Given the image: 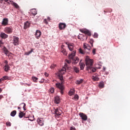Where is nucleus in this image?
Wrapping results in <instances>:
<instances>
[{
  "label": "nucleus",
  "instance_id": "1",
  "mask_svg": "<svg viewBox=\"0 0 130 130\" xmlns=\"http://www.w3.org/2000/svg\"><path fill=\"white\" fill-rule=\"evenodd\" d=\"M64 67H63L58 73V78L61 81V83H56V87L60 90V92L61 95L63 94V90H64V86H63L64 81H63L62 75H64V74L66 72L67 69L66 68H68V64L65 63Z\"/></svg>",
  "mask_w": 130,
  "mask_h": 130
},
{
  "label": "nucleus",
  "instance_id": "2",
  "mask_svg": "<svg viewBox=\"0 0 130 130\" xmlns=\"http://www.w3.org/2000/svg\"><path fill=\"white\" fill-rule=\"evenodd\" d=\"M86 70L89 72V73H95L96 70L95 68H93V60L90 59L88 56L85 58Z\"/></svg>",
  "mask_w": 130,
  "mask_h": 130
},
{
  "label": "nucleus",
  "instance_id": "3",
  "mask_svg": "<svg viewBox=\"0 0 130 130\" xmlns=\"http://www.w3.org/2000/svg\"><path fill=\"white\" fill-rule=\"evenodd\" d=\"M83 48L84 50L82 49H79V51L81 54H89L91 52V46L88 44H83Z\"/></svg>",
  "mask_w": 130,
  "mask_h": 130
},
{
  "label": "nucleus",
  "instance_id": "4",
  "mask_svg": "<svg viewBox=\"0 0 130 130\" xmlns=\"http://www.w3.org/2000/svg\"><path fill=\"white\" fill-rule=\"evenodd\" d=\"M76 55V50H74L71 54L69 55V59H72L73 60V64H76V63H78L79 62V58L75 57Z\"/></svg>",
  "mask_w": 130,
  "mask_h": 130
},
{
  "label": "nucleus",
  "instance_id": "5",
  "mask_svg": "<svg viewBox=\"0 0 130 130\" xmlns=\"http://www.w3.org/2000/svg\"><path fill=\"white\" fill-rule=\"evenodd\" d=\"M19 39L18 37L16 36H14L13 39V44H14L15 46H18V45L20 44V42L19 41Z\"/></svg>",
  "mask_w": 130,
  "mask_h": 130
},
{
  "label": "nucleus",
  "instance_id": "6",
  "mask_svg": "<svg viewBox=\"0 0 130 130\" xmlns=\"http://www.w3.org/2000/svg\"><path fill=\"white\" fill-rule=\"evenodd\" d=\"M4 31L5 33H7V34H12V33H13V27H5L4 29Z\"/></svg>",
  "mask_w": 130,
  "mask_h": 130
},
{
  "label": "nucleus",
  "instance_id": "7",
  "mask_svg": "<svg viewBox=\"0 0 130 130\" xmlns=\"http://www.w3.org/2000/svg\"><path fill=\"white\" fill-rule=\"evenodd\" d=\"M67 27V24L64 23L60 22L59 23V30H64Z\"/></svg>",
  "mask_w": 130,
  "mask_h": 130
},
{
  "label": "nucleus",
  "instance_id": "8",
  "mask_svg": "<svg viewBox=\"0 0 130 130\" xmlns=\"http://www.w3.org/2000/svg\"><path fill=\"white\" fill-rule=\"evenodd\" d=\"M2 26H8L9 25V19L8 18H4L2 22Z\"/></svg>",
  "mask_w": 130,
  "mask_h": 130
},
{
  "label": "nucleus",
  "instance_id": "9",
  "mask_svg": "<svg viewBox=\"0 0 130 130\" xmlns=\"http://www.w3.org/2000/svg\"><path fill=\"white\" fill-rule=\"evenodd\" d=\"M80 31L82 33H84V34H86L88 35V36H91V32L89 30L87 29H80Z\"/></svg>",
  "mask_w": 130,
  "mask_h": 130
},
{
  "label": "nucleus",
  "instance_id": "10",
  "mask_svg": "<svg viewBox=\"0 0 130 130\" xmlns=\"http://www.w3.org/2000/svg\"><path fill=\"white\" fill-rule=\"evenodd\" d=\"M79 115L81 119H82V120L85 121L87 120V119H88V117L87 116V115L83 113H80Z\"/></svg>",
  "mask_w": 130,
  "mask_h": 130
},
{
  "label": "nucleus",
  "instance_id": "11",
  "mask_svg": "<svg viewBox=\"0 0 130 130\" xmlns=\"http://www.w3.org/2000/svg\"><path fill=\"white\" fill-rule=\"evenodd\" d=\"M61 112H62V111H61V110H59L57 108L55 109V111H54L55 116H59V115H61Z\"/></svg>",
  "mask_w": 130,
  "mask_h": 130
},
{
  "label": "nucleus",
  "instance_id": "12",
  "mask_svg": "<svg viewBox=\"0 0 130 130\" xmlns=\"http://www.w3.org/2000/svg\"><path fill=\"white\" fill-rule=\"evenodd\" d=\"M35 36L37 39H39L40 38V36H41V31L39 30H37Z\"/></svg>",
  "mask_w": 130,
  "mask_h": 130
},
{
  "label": "nucleus",
  "instance_id": "13",
  "mask_svg": "<svg viewBox=\"0 0 130 130\" xmlns=\"http://www.w3.org/2000/svg\"><path fill=\"white\" fill-rule=\"evenodd\" d=\"M37 122L39 124V125L43 126L44 125V121H43V119L42 118H38L37 120Z\"/></svg>",
  "mask_w": 130,
  "mask_h": 130
},
{
  "label": "nucleus",
  "instance_id": "14",
  "mask_svg": "<svg viewBox=\"0 0 130 130\" xmlns=\"http://www.w3.org/2000/svg\"><path fill=\"white\" fill-rule=\"evenodd\" d=\"M29 14L30 16H35L36 15H37V11H36V9H32L29 12Z\"/></svg>",
  "mask_w": 130,
  "mask_h": 130
},
{
  "label": "nucleus",
  "instance_id": "15",
  "mask_svg": "<svg viewBox=\"0 0 130 130\" xmlns=\"http://www.w3.org/2000/svg\"><path fill=\"white\" fill-rule=\"evenodd\" d=\"M64 47V45H62L61 47V52L64 54V55H68V52H67V50L63 48Z\"/></svg>",
  "mask_w": 130,
  "mask_h": 130
},
{
  "label": "nucleus",
  "instance_id": "16",
  "mask_svg": "<svg viewBox=\"0 0 130 130\" xmlns=\"http://www.w3.org/2000/svg\"><path fill=\"white\" fill-rule=\"evenodd\" d=\"M0 36L3 39H7L9 37V35L6 34L5 32H1Z\"/></svg>",
  "mask_w": 130,
  "mask_h": 130
},
{
  "label": "nucleus",
  "instance_id": "17",
  "mask_svg": "<svg viewBox=\"0 0 130 130\" xmlns=\"http://www.w3.org/2000/svg\"><path fill=\"white\" fill-rule=\"evenodd\" d=\"M68 47L70 51H73V50H74V48L75 47V46L74 45V44L70 43Z\"/></svg>",
  "mask_w": 130,
  "mask_h": 130
},
{
  "label": "nucleus",
  "instance_id": "18",
  "mask_svg": "<svg viewBox=\"0 0 130 130\" xmlns=\"http://www.w3.org/2000/svg\"><path fill=\"white\" fill-rule=\"evenodd\" d=\"M30 27V23L29 21H26L24 23V29H26L27 28H29Z\"/></svg>",
  "mask_w": 130,
  "mask_h": 130
},
{
  "label": "nucleus",
  "instance_id": "19",
  "mask_svg": "<svg viewBox=\"0 0 130 130\" xmlns=\"http://www.w3.org/2000/svg\"><path fill=\"white\" fill-rule=\"evenodd\" d=\"M54 102L56 104H59L60 102V99L58 96L55 97Z\"/></svg>",
  "mask_w": 130,
  "mask_h": 130
},
{
  "label": "nucleus",
  "instance_id": "20",
  "mask_svg": "<svg viewBox=\"0 0 130 130\" xmlns=\"http://www.w3.org/2000/svg\"><path fill=\"white\" fill-rule=\"evenodd\" d=\"M10 3H12L11 5H13L14 8H15L16 9H19V5H18L17 3L14 2L13 1H10Z\"/></svg>",
  "mask_w": 130,
  "mask_h": 130
},
{
  "label": "nucleus",
  "instance_id": "21",
  "mask_svg": "<svg viewBox=\"0 0 130 130\" xmlns=\"http://www.w3.org/2000/svg\"><path fill=\"white\" fill-rule=\"evenodd\" d=\"M19 117L20 118H23V116H25V113H24L23 112H21V111H19Z\"/></svg>",
  "mask_w": 130,
  "mask_h": 130
},
{
  "label": "nucleus",
  "instance_id": "22",
  "mask_svg": "<svg viewBox=\"0 0 130 130\" xmlns=\"http://www.w3.org/2000/svg\"><path fill=\"white\" fill-rule=\"evenodd\" d=\"M83 82H84V79H81L77 80L76 84L77 85H80V84H82V83H83Z\"/></svg>",
  "mask_w": 130,
  "mask_h": 130
},
{
  "label": "nucleus",
  "instance_id": "23",
  "mask_svg": "<svg viewBox=\"0 0 130 130\" xmlns=\"http://www.w3.org/2000/svg\"><path fill=\"white\" fill-rule=\"evenodd\" d=\"M99 87L101 89H102V88H104V82L103 81H101L99 84Z\"/></svg>",
  "mask_w": 130,
  "mask_h": 130
},
{
  "label": "nucleus",
  "instance_id": "24",
  "mask_svg": "<svg viewBox=\"0 0 130 130\" xmlns=\"http://www.w3.org/2000/svg\"><path fill=\"white\" fill-rule=\"evenodd\" d=\"M10 67L9 65H5L4 66V71L5 72H7L8 71H10Z\"/></svg>",
  "mask_w": 130,
  "mask_h": 130
},
{
  "label": "nucleus",
  "instance_id": "25",
  "mask_svg": "<svg viewBox=\"0 0 130 130\" xmlns=\"http://www.w3.org/2000/svg\"><path fill=\"white\" fill-rule=\"evenodd\" d=\"M73 70L75 72V73H76L77 74H78V73H79L80 70H79V68L76 67H73Z\"/></svg>",
  "mask_w": 130,
  "mask_h": 130
},
{
  "label": "nucleus",
  "instance_id": "26",
  "mask_svg": "<svg viewBox=\"0 0 130 130\" xmlns=\"http://www.w3.org/2000/svg\"><path fill=\"white\" fill-rule=\"evenodd\" d=\"M92 79L93 81H99V77L97 76H92Z\"/></svg>",
  "mask_w": 130,
  "mask_h": 130
},
{
  "label": "nucleus",
  "instance_id": "27",
  "mask_svg": "<svg viewBox=\"0 0 130 130\" xmlns=\"http://www.w3.org/2000/svg\"><path fill=\"white\" fill-rule=\"evenodd\" d=\"M16 114H17V111L14 110L12 112H11L10 115L11 116H12L13 117H14V116H15V115H16Z\"/></svg>",
  "mask_w": 130,
  "mask_h": 130
},
{
  "label": "nucleus",
  "instance_id": "28",
  "mask_svg": "<svg viewBox=\"0 0 130 130\" xmlns=\"http://www.w3.org/2000/svg\"><path fill=\"white\" fill-rule=\"evenodd\" d=\"M32 80L33 82H35V83H37V81H38V78L37 77L32 76Z\"/></svg>",
  "mask_w": 130,
  "mask_h": 130
},
{
  "label": "nucleus",
  "instance_id": "29",
  "mask_svg": "<svg viewBox=\"0 0 130 130\" xmlns=\"http://www.w3.org/2000/svg\"><path fill=\"white\" fill-rule=\"evenodd\" d=\"M33 52V49H31L30 51L25 52V55H29V54H31Z\"/></svg>",
  "mask_w": 130,
  "mask_h": 130
},
{
  "label": "nucleus",
  "instance_id": "30",
  "mask_svg": "<svg viewBox=\"0 0 130 130\" xmlns=\"http://www.w3.org/2000/svg\"><path fill=\"white\" fill-rule=\"evenodd\" d=\"M94 41L93 39H90L89 40V43L91 44L92 47H93V44L94 43Z\"/></svg>",
  "mask_w": 130,
  "mask_h": 130
},
{
  "label": "nucleus",
  "instance_id": "31",
  "mask_svg": "<svg viewBox=\"0 0 130 130\" xmlns=\"http://www.w3.org/2000/svg\"><path fill=\"white\" fill-rule=\"evenodd\" d=\"M74 91L73 90H70L69 92V96H72V95H74Z\"/></svg>",
  "mask_w": 130,
  "mask_h": 130
},
{
  "label": "nucleus",
  "instance_id": "32",
  "mask_svg": "<svg viewBox=\"0 0 130 130\" xmlns=\"http://www.w3.org/2000/svg\"><path fill=\"white\" fill-rule=\"evenodd\" d=\"M80 70H84V68H85V64L84 63H80Z\"/></svg>",
  "mask_w": 130,
  "mask_h": 130
},
{
  "label": "nucleus",
  "instance_id": "33",
  "mask_svg": "<svg viewBox=\"0 0 130 130\" xmlns=\"http://www.w3.org/2000/svg\"><path fill=\"white\" fill-rule=\"evenodd\" d=\"M23 105V110L26 111V104H25L24 103H22L20 104V105Z\"/></svg>",
  "mask_w": 130,
  "mask_h": 130
},
{
  "label": "nucleus",
  "instance_id": "34",
  "mask_svg": "<svg viewBox=\"0 0 130 130\" xmlns=\"http://www.w3.org/2000/svg\"><path fill=\"white\" fill-rule=\"evenodd\" d=\"M50 93H51V94H53V93H54V88L51 87L49 89Z\"/></svg>",
  "mask_w": 130,
  "mask_h": 130
},
{
  "label": "nucleus",
  "instance_id": "35",
  "mask_svg": "<svg viewBox=\"0 0 130 130\" xmlns=\"http://www.w3.org/2000/svg\"><path fill=\"white\" fill-rule=\"evenodd\" d=\"M4 52L6 55H9V51L7 49H4Z\"/></svg>",
  "mask_w": 130,
  "mask_h": 130
},
{
  "label": "nucleus",
  "instance_id": "36",
  "mask_svg": "<svg viewBox=\"0 0 130 130\" xmlns=\"http://www.w3.org/2000/svg\"><path fill=\"white\" fill-rule=\"evenodd\" d=\"M74 99H75V100L78 101L79 100V95L78 94H76L74 97Z\"/></svg>",
  "mask_w": 130,
  "mask_h": 130
},
{
  "label": "nucleus",
  "instance_id": "37",
  "mask_svg": "<svg viewBox=\"0 0 130 130\" xmlns=\"http://www.w3.org/2000/svg\"><path fill=\"white\" fill-rule=\"evenodd\" d=\"M56 67V64H52L51 65L50 68L51 69H54Z\"/></svg>",
  "mask_w": 130,
  "mask_h": 130
},
{
  "label": "nucleus",
  "instance_id": "38",
  "mask_svg": "<svg viewBox=\"0 0 130 130\" xmlns=\"http://www.w3.org/2000/svg\"><path fill=\"white\" fill-rule=\"evenodd\" d=\"M11 122H6V125H7V126H11Z\"/></svg>",
  "mask_w": 130,
  "mask_h": 130
},
{
  "label": "nucleus",
  "instance_id": "39",
  "mask_svg": "<svg viewBox=\"0 0 130 130\" xmlns=\"http://www.w3.org/2000/svg\"><path fill=\"white\" fill-rule=\"evenodd\" d=\"M93 36L94 38H98V34L97 33H95Z\"/></svg>",
  "mask_w": 130,
  "mask_h": 130
},
{
  "label": "nucleus",
  "instance_id": "40",
  "mask_svg": "<svg viewBox=\"0 0 130 130\" xmlns=\"http://www.w3.org/2000/svg\"><path fill=\"white\" fill-rule=\"evenodd\" d=\"M44 23L46 24V25H47V24H48V22H47L46 19H44Z\"/></svg>",
  "mask_w": 130,
  "mask_h": 130
},
{
  "label": "nucleus",
  "instance_id": "41",
  "mask_svg": "<svg viewBox=\"0 0 130 130\" xmlns=\"http://www.w3.org/2000/svg\"><path fill=\"white\" fill-rule=\"evenodd\" d=\"M92 53L93 54H96V49H93L92 50Z\"/></svg>",
  "mask_w": 130,
  "mask_h": 130
},
{
  "label": "nucleus",
  "instance_id": "42",
  "mask_svg": "<svg viewBox=\"0 0 130 130\" xmlns=\"http://www.w3.org/2000/svg\"><path fill=\"white\" fill-rule=\"evenodd\" d=\"M66 62H67V63H69V64L71 63V60H70L66 59Z\"/></svg>",
  "mask_w": 130,
  "mask_h": 130
},
{
  "label": "nucleus",
  "instance_id": "43",
  "mask_svg": "<svg viewBox=\"0 0 130 130\" xmlns=\"http://www.w3.org/2000/svg\"><path fill=\"white\" fill-rule=\"evenodd\" d=\"M8 79V76H5L3 77V79L4 80H7Z\"/></svg>",
  "mask_w": 130,
  "mask_h": 130
},
{
  "label": "nucleus",
  "instance_id": "44",
  "mask_svg": "<svg viewBox=\"0 0 130 130\" xmlns=\"http://www.w3.org/2000/svg\"><path fill=\"white\" fill-rule=\"evenodd\" d=\"M8 60H5V63L6 64L5 66H9V64H8Z\"/></svg>",
  "mask_w": 130,
  "mask_h": 130
},
{
  "label": "nucleus",
  "instance_id": "45",
  "mask_svg": "<svg viewBox=\"0 0 130 130\" xmlns=\"http://www.w3.org/2000/svg\"><path fill=\"white\" fill-rule=\"evenodd\" d=\"M44 75H45V77H48V74H47V73L45 72Z\"/></svg>",
  "mask_w": 130,
  "mask_h": 130
},
{
  "label": "nucleus",
  "instance_id": "46",
  "mask_svg": "<svg viewBox=\"0 0 130 130\" xmlns=\"http://www.w3.org/2000/svg\"><path fill=\"white\" fill-rule=\"evenodd\" d=\"M44 79H42V80H41V81H40V83L41 84H42V83H44Z\"/></svg>",
  "mask_w": 130,
  "mask_h": 130
},
{
  "label": "nucleus",
  "instance_id": "47",
  "mask_svg": "<svg viewBox=\"0 0 130 130\" xmlns=\"http://www.w3.org/2000/svg\"><path fill=\"white\" fill-rule=\"evenodd\" d=\"M4 80V78H1L0 79V83H2V82H3Z\"/></svg>",
  "mask_w": 130,
  "mask_h": 130
},
{
  "label": "nucleus",
  "instance_id": "48",
  "mask_svg": "<svg viewBox=\"0 0 130 130\" xmlns=\"http://www.w3.org/2000/svg\"><path fill=\"white\" fill-rule=\"evenodd\" d=\"M66 44H67V45H68V47L69 45H70L71 44V43H69V42H66Z\"/></svg>",
  "mask_w": 130,
  "mask_h": 130
},
{
  "label": "nucleus",
  "instance_id": "49",
  "mask_svg": "<svg viewBox=\"0 0 130 130\" xmlns=\"http://www.w3.org/2000/svg\"><path fill=\"white\" fill-rule=\"evenodd\" d=\"M4 2H5V3H8V4H10L9 2H9V0H4Z\"/></svg>",
  "mask_w": 130,
  "mask_h": 130
},
{
  "label": "nucleus",
  "instance_id": "50",
  "mask_svg": "<svg viewBox=\"0 0 130 130\" xmlns=\"http://www.w3.org/2000/svg\"><path fill=\"white\" fill-rule=\"evenodd\" d=\"M47 20H48L49 21H50V17H47Z\"/></svg>",
  "mask_w": 130,
  "mask_h": 130
},
{
  "label": "nucleus",
  "instance_id": "51",
  "mask_svg": "<svg viewBox=\"0 0 130 130\" xmlns=\"http://www.w3.org/2000/svg\"><path fill=\"white\" fill-rule=\"evenodd\" d=\"M17 108H18V109H19V110H21V107H18Z\"/></svg>",
  "mask_w": 130,
  "mask_h": 130
},
{
  "label": "nucleus",
  "instance_id": "52",
  "mask_svg": "<svg viewBox=\"0 0 130 130\" xmlns=\"http://www.w3.org/2000/svg\"><path fill=\"white\" fill-rule=\"evenodd\" d=\"M2 91H3V90L2 89V88H0V93L2 92Z\"/></svg>",
  "mask_w": 130,
  "mask_h": 130
},
{
  "label": "nucleus",
  "instance_id": "53",
  "mask_svg": "<svg viewBox=\"0 0 130 130\" xmlns=\"http://www.w3.org/2000/svg\"><path fill=\"white\" fill-rule=\"evenodd\" d=\"M87 39H88V37H86V40H87Z\"/></svg>",
  "mask_w": 130,
  "mask_h": 130
},
{
  "label": "nucleus",
  "instance_id": "54",
  "mask_svg": "<svg viewBox=\"0 0 130 130\" xmlns=\"http://www.w3.org/2000/svg\"><path fill=\"white\" fill-rule=\"evenodd\" d=\"M0 43H2V41H0Z\"/></svg>",
  "mask_w": 130,
  "mask_h": 130
},
{
  "label": "nucleus",
  "instance_id": "55",
  "mask_svg": "<svg viewBox=\"0 0 130 130\" xmlns=\"http://www.w3.org/2000/svg\"><path fill=\"white\" fill-rule=\"evenodd\" d=\"M0 1H1V2H3V1H4V0H0Z\"/></svg>",
  "mask_w": 130,
  "mask_h": 130
},
{
  "label": "nucleus",
  "instance_id": "56",
  "mask_svg": "<svg viewBox=\"0 0 130 130\" xmlns=\"http://www.w3.org/2000/svg\"><path fill=\"white\" fill-rule=\"evenodd\" d=\"M28 86H30V84H28Z\"/></svg>",
  "mask_w": 130,
  "mask_h": 130
},
{
  "label": "nucleus",
  "instance_id": "57",
  "mask_svg": "<svg viewBox=\"0 0 130 130\" xmlns=\"http://www.w3.org/2000/svg\"><path fill=\"white\" fill-rule=\"evenodd\" d=\"M1 4H3V2H1Z\"/></svg>",
  "mask_w": 130,
  "mask_h": 130
},
{
  "label": "nucleus",
  "instance_id": "58",
  "mask_svg": "<svg viewBox=\"0 0 130 130\" xmlns=\"http://www.w3.org/2000/svg\"><path fill=\"white\" fill-rule=\"evenodd\" d=\"M104 71H105V69H104Z\"/></svg>",
  "mask_w": 130,
  "mask_h": 130
}]
</instances>
